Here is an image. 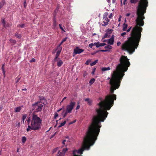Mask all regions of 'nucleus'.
<instances>
[{
  "mask_svg": "<svg viewBox=\"0 0 156 156\" xmlns=\"http://www.w3.org/2000/svg\"><path fill=\"white\" fill-rule=\"evenodd\" d=\"M119 63L116 67V71L112 74L111 77H108L109 80V84L111 86V94L107 95L104 100H102L98 104L99 108H96L97 115L98 116L104 118L107 116L108 112L107 110H109L113 106L114 101L116 100V95L113 94L114 91L119 87L121 80L124 75V72L127 71L130 63L127 57L122 55L119 58Z\"/></svg>",
  "mask_w": 156,
  "mask_h": 156,
  "instance_id": "1",
  "label": "nucleus"
},
{
  "mask_svg": "<svg viewBox=\"0 0 156 156\" xmlns=\"http://www.w3.org/2000/svg\"><path fill=\"white\" fill-rule=\"evenodd\" d=\"M147 0L139 1L137 8V17L135 20L136 25L132 30L131 37L122 45V49L127 51L129 53H133L135 51L140 41L143 29L140 26L144 25L143 20L145 17L144 14L146 12V8L148 6V2Z\"/></svg>",
  "mask_w": 156,
  "mask_h": 156,
  "instance_id": "2",
  "label": "nucleus"
},
{
  "mask_svg": "<svg viewBox=\"0 0 156 156\" xmlns=\"http://www.w3.org/2000/svg\"><path fill=\"white\" fill-rule=\"evenodd\" d=\"M107 115L104 119L96 115L94 116L92 122L89 126L86 133V136L83 138L82 147L78 151L74 150L73 151V156H82L76 154V153L82 154L85 150H88L90 147L94 144L97 140L101 127V122H103Z\"/></svg>",
  "mask_w": 156,
  "mask_h": 156,
  "instance_id": "3",
  "label": "nucleus"
},
{
  "mask_svg": "<svg viewBox=\"0 0 156 156\" xmlns=\"http://www.w3.org/2000/svg\"><path fill=\"white\" fill-rule=\"evenodd\" d=\"M32 118L30 125L28 126L27 129V132L31 130H38L41 129L42 120L37 116V115L33 113L32 115Z\"/></svg>",
  "mask_w": 156,
  "mask_h": 156,
  "instance_id": "4",
  "label": "nucleus"
},
{
  "mask_svg": "<svg viewBox=\"0 0 156 156\" xmlns=\"http://www.w3.org/2000/svg\"><path fill=\"white\" fill-rule=\"evenodd\" d=\"M43 105L41 104H39V101L35 102L32 104V110L35 112H41Z\"/></svg>",
  "mask_w": 156,
  "mask_h": 156,
  "instance_id": "5",
  "label": "nucleus"
},
{
  "mask_svg": "<svg viewBox=\"0 0 156 156\" xmlns=\"http://www.w3.org/2000/svg\"><path fill=\"white\" fill-rule=\"evenodd\" d=\"M76 104L75 102L71 101L69 105H68L66 107V111L67 112L71 113Z\"/></svg>",
  "mask_w": 156,
  "mask_h": 156,
  "instance_id": "6",
  "label": "nucleus"
},
{
  "mask_svg": "<svg viewBox=\"0 0 156 156\" xmlns=\"http://www.w3.org/2000/svg\"><path fill=\"white\" fill-rule=\"evenodd\" d=\"M113 30L112 29H108L106 31V33L102 37V39H104L108 37H109L110 36V34L112 33Z\"/></svg>",
  "mask_w": 156,
  "mask_h": 156,
  "instance_id": "7",
  "label": "nucleus"
},
{
  "mask_svg": "<svg viewBox=\"0 0 156 156\" xmlns=\"http://www.w3.org/2000/svg\"><path fill=\"white\" fill-rule=\"evenodd\" d=\"M84 51V50L80 49L78 47H77L76 49H74V54L75 55L79 54Z\"/></svg>",
  "mask_w": 156,
  "mask_h": 156,
  "instance_id": "8",
  "label": "nucleus"
},
{
  "mask_svg": "<svg viewBox=\"0 0 156 156\" xmlns=\"http://www.w3.org/2000/svg\"><path fill=\"white\" fill-rule=\"evenodd\" d=\"M104 48L106 49L105 50H102L99 51L101 52H106L109 51V49H111L112 48V47L110 45H108L106 46Z\"/></svg>",
  "mask_w": 156,
  "mask_h": 156,
  "instance_id": "9",
  "label": "nucleus"
},
{
  "mask_svg": "<svg viewBox=\"0 0 156 156\" xmlns=\"http://www.w3.org/2000/svg\"><path fill=\"white\" fill-rule=\"evenodd\" d=\"M57 62V65L58 67H60L63 64V62L61 59L60 58H58Z\"/></svg>",
  "mask_w": 156,
  "mask_h": 156,
  "instance_id": "10",
  "label": "nucleus"
},
{
  "mask_svg": "<svg viewBox=\"0 0 156 156\" xmlns=\"http://www.w3.org/2000/svg\"><path fill=\"white\" fill-rule=\"evenodd\" d=\"M2 24L3 25V26L5 27H9L10 26V25L7 23L6 24L5 23V21L4 19H3L2 20Z\"/></svg>",
  "mask_w": 156,
  "mask_h": 156,
  "instance_id": "11",
  "label": "nucleus"
},
{
  "mask_svg": "<svg viewBox=\"0 0 156 156\" xmlns=\"http://www.w3.org/2000/svg\"><path fill=\"white\" fill-rule=\"evenodd\" d=\"M114 42V39H113L112 38H110L109 39L107 40V43L110 45L113 44Z\"/></svg>",
  "mask_w": 156,
  "mask_h": 156,
  "instance_id": "12",
  "label": "nucleus"
},
{
  "mask_svg": "<svg viewBox=\"0 0 156 156\" xmlns=\"http://www.w3.org/2000/svg\"><path fill=\"white\" fill-rule=\"evenodd\" d=\"M108 13L107 12H106L103 15V19L105 21H109V20H108V18L107 17V15H108Z\"/></svg>",
  "mask_w": 156,
  "mask_h": 156,
  "instance_id": "13",
  "label": "nucleus"
},
{
  "mask_svg": "<svg viewBox=\"0 0 156 156\" xmlns=\"http://www.w3.org/2000/svg\"><path fill=\"white\" fill-rule=\"evenodd\" d=\"M85 101L87 102L89 105H91L92 103V101L89 98H87L85 99Z\"/></svg>",
  "mask_w": 156,
  "mask_h": 156,
  "instance_id": "14",
  "label": "nucleus"
},
{
  "mask_svg": "<svg viewBox=\"0 0 156 156\" xmlns=\"http://www.w3.org/2000/svg\"><path fill=\"white\" fill-rule=\"evenodd\" d=\"M62 47H60V48L57 47V48L56 49V50H57L58 51L56 52V55L59 56L62 51Z\"/></svg>",
  "mask_w": 156,
  "mask_h": 156,
  "instance_id": "15",
  "label": "nucleus"
},
{
  "mask_svg": "<svg viewBox=\"0 0 156 156\" xmlns=\"http://www.w3.org/2000/svg\"><path fill=\"white\" fill-rule=\"evenodd\" d=\"M67 37H66L65 38L63 39L61 42L58 45L57 47L60 48V47H62L61 46V45H62V44L64 42L66 41V40L67 39Z\"/></svg>",
  "mask_w": 156,
  "mask_h": 156,
  "instance_id": "16",
  "label": "nucleus"
},
{
  "mask_svg": "<svg viewBox=\"0 0 156 156\" xmlns=\"http://www.w3.org/2000/svg\"><path fill=\"white\" fill-rule=\"evenodd\" d=\"M127 24L126 23H124L123 26V30L124 31L126 30V29L127 28Z\"/></svg>",
  "mask_w": 156,
  "mask_h": 156,
  "instance_id": "17",
  "label": "nucleus"
},
{
  "mask_svg": "<svg viewBox=\"0 0 156 156\" xmlns=\"http://www.w3.org/2000/svg\"><path fill=\"white\" fill-rule=\"evenodd\" d=\"M110 68L108 67H103L101 68V70L102 71L104 72L106 71L110 70Z\"/></svg>",
  "mask_w": 156,
  "mask_h": 156,
  "instance_id": "18",
  "label": "nucleus"
},
{
  "mask_svg": "<svg viewBox=\"0 0 156 156\" xmlns=\"http://www.w3.org/2000/svg\"><path fill=\"white\" fill-rule=\"evenodd\" d=\"M5 0H2L0 2V9L2 8L5 4Z\"/></svg>",
  "mask_w": 156,
  "mask_h": 156,
  "instance_id": "19",
  "label": "nucleus"
},
{
  "mask_svg": "<svg viewBox=\"0 0 156 156\" xmlns=\"http://www.w3.org/2000/svg\"><path fill=\"white\" fill-rule=\"evenodd\" d=\"M57 156H66L65 154L62 152H60L59 151L57 154Z\"/></svg>",
  "mask_w": 156,
  "mask_h": 156,
  "instance_id": "20",
  "label": "nucleus"
},
{
  "mask_svg": "<svg viewBox=\"0 0 156 156\" xmlns=\"http://www.w3.org/2000/svg\"><path fill=\"white\" fill-rule=\"evenodd\" d=\"M68 113H69V112H67V111H65V110H63L62 112V114H63V118H65Z\"/></svg>",
  "mask_w": 156,
  "mask_h": 156,
  "instance_id": "21",
  "label": "nucleus"
},
{
  "mask_svg": "<svg viewBox=\"0 0 156 156\" xmlns=\"http://www.w3.org/2000/svg\"><path fill=\"white\" fill-rule=\"evenodd\" d=\"M21 109V107H18L16 108L15 110V112H19Z\"/></svg>",
  "mask_w": 156,
  "mask_h": 156,
  "instance_id": "22",
  "label": "nucleus"
},
{
  "mask_svg": "<svg viewBox=\"0 0 156 156\" xmlns=\"http://www.w3.org/2000/svg\"><path fill=\"white\" fill-rule=\"evenodd\" d=\"M98 60H95L92 63H90V65L91 66H93L94 65H95L96 63L98 62Z\"/></svg>",
  "mask_w": 156,
  "mask_h": 156,
  "instance_id": "23",
  "label": "nucleus"
},
{
  "mask_svg": "<svg viewBox=\"0 0 156 156\" xmlns=\"http://www.w3.org/2000/svg\"><path fill=\"white\" fill-rule=\"evenodd\" d=\"M140 0H130V2L131 4H136Z\"/></svg>",
  "mask_w": 156,
  "mask_h": 156,
  "instance_id": "24",
  "label": "nucleus"
},
{
  "mask_svg": "<svg viewBox=\"0 0 156 156\" xmlns=\"http://www.w3.org/2000/svg\"><path fill=\"white\" fill-rule=\"evenodd\" d=\"M66 123V121H65L63 122H62L60 123V125L58 126V128H60L62 126H64Z\"/></svg>",
  "mask_w": 156,
  "mask_h": 156,
  "instance_id": "25",
  "label": "nucleus"
},
{
  "mask_svg": "<svg viewBox=\"0 0 156 156\" xmlns=\"http://www.w3.org/2000/svg\"><path fill=\"white\" fill-rule=\"evenodd\" d=\"M95 79L94 78L91 79L89 81V83L90 85L92 84L95 81Z\"/></svg>",
  "mask_w": 156,
  "mask_h": 156,
  "instance_id": "26",
  "label": "nucleus"
},
{
  "mask_svg": "<svg viewBox=\"0 0 156 156\" xmlns=\"http://www.w3.org/2000/svg\"><path fill=\"white\" fill-rule=\"evenodd\" d=\"M27 140V138L25 136H23L22 138V141L23 143H24Z\"/></svg>",
  "mask_w": 156,
  "mask_h": 156,
  "instance_id": "27",
  "label": "nucleus"
},
{
  "mask_svg": "<svg viewBox=\"0 0 156 156\" xmlns=\"http://www.w3.org/2000/svg\"><path fill=\"white\" fill-rule=\"evenodd\" d=\"M39 101V104H40L41 103H42L44 104V105H45L47 104V102L46 100L42 101Z\"/></svg>",
  "mask_w": 156,
  "mask_h": 156,
  "instance_id": "28",
  "label": "nucleus"
},
{
  "mask_svg": "<svg viewBox=\"0 0 156 156\" xmlns=\"http://www.w3.org/2000/svg\"><path fill=\"white\" fill-rule=\"evenodd\" d=\"M59 56L58 55H55V56L54 59L55 62L57 61L58 60V58H58Z\"/></svg>",
  "mask_w": 156,
  "mask_h": 156,
  "instance_id": "29",
  "label": "nucleus"
},
{
  "mask_svg": "<svg viewBox=\"0 0 156 156\" xmlns=\"http://www.w3.org/2000/svg\"><path fill=\"white\" fill-rule=\"evenodd\" d=\"M94 45L96 46V48H98L100 47L99 42L95 43Z\"/></svg>",
  "mask_w": 156,
  "mask_h": 156,
  "instance_id": "30",
  "label": "nucleus"
},
{
  "mask_svg": "<svg viewBox=\"0 0 156 156\" xmlns=\"http://www.w3.org/2000/svg\"><path fill=\"white\" fill-rule=\"evenodd\" d=\"M25 27V25L24 24H19L17 25V27L20 28H24Z\"/></svg>",
  "mask_w": 156,
  "mask_h": 156,
  "instance_id": "31",
  "label": "nucleus"
},
{
  "mask_svg": "<svg viewBox=\"0 0 156 156\" xmlns=\"http://www.w3.org/2000/svg\"><path fill=\"white\" fill-rule=\"evenodd\" d=\"M53 25L55 27H56L57 26V24L56 23V21L55 20V18L54 19L53 21Z\"/></svg>",
  "mask_w": 156,
  "mask_h": 156,
  "instance_id": "32",
  "label": "nucleus"
},
{
  "mask_svg": "<svg viewBox=\"0 0 156 156\" xmlns=\"http://www.w3.org/2000/svg\"><path fill=\"white\" fill-rule=\"evenodd\" d=\"M68 150V149L67 148H63L62 151V152L64 154H65L66 152Z\"/></svg>",
  "mask_w": 156,
  "mask_h": 156,
  "instance_id": "33",
  "label": "nucleus"
},
{
  "mask_svg": "<svg viewBox=\"0 0 156 156\" xmlns=\"http://www.w3.org/2000/svg\"><path fill=\"white\" fill-rule=\"evenodd\" d=\"M94 44L95 43H91L89 45V47L90 48H92V47L93 46H95Z\"/></svg>",
  "mask_w": 156,
  "mask_h": 156,
  "instance_id": "34",
  "label": "nucleus"
},
{
  "mask_svg": "<svg viewBox=\"0 0 156 156\" xmlns=\"http://www.w3.org/2000/svg\"><path fill=\"white\" fill-rule=\"evenodd\" d=\"M108 21H103V23H104V24H102V25L103 26H105L106 25H107L108 24Z\"/></svg>",
  "mask_w": 156,
  "mask_h": 156,
  "instance_id": "35",
  "label": "nucleus"
},
{
  "mask_svg": "<svg viewBox=\"0 0 156 156\" xmlns=\"http://www.w3.org/2000/svg\"><path fill=\"white\" fill-rule=\"evenodd\" d=\"M27 116V115L26 114H25L23 115L22 117V120H23V122H24V121L26 118Z\"/></svg>",
  "mask_w": 156,
  "mask_h": 156,
  "instance_id": "36",
  "label": "nucleus"
},
{
  "mask_svg": "<svg viewBox=\"0 0 156 156\" xmlns=\"http://www.w3.org/2000/svg\"><path fill=\"white\" fill-rule=\"evenodd\" d=\"M15 35L16 37L19 38H20L21 37V35L20 34H16Z\"/></svg>",
  "mask_w": 156,
  "mask_h": 156,
  "instance_id": "37",
  "label": "nucleus"
},
{
  "mask_svg": "<svg viewBox=\"0 0 156 156\" xmlns=\"http://www.w3.org/2000/svg\"><path fill=\"white\" fill-rule=\"evenodd\" d=\"M96 68H94L93 69H92V71L91 72V74L92 75H94V73L95 72V71L96 70Z\"/></svg>",
  "mask_w": 156,
  "mask_h": 156,
  "instance_id": "38",
  "label": "nucleus"
},
{
  "mask_svg": "<svg viewBox=\"0 0 156 156\" xmlns=\"http://www.w3.org/2000/svg\"><path fill=\"white\" fill-rule=\"evenodd\" d=\"M59 27H60V28L64 32H65V30H64V29H63V28L62 26V24H59Z\"/></svg>",
  "mask_w": 156,
  "mask_h": 156,
  "instance_id": "39",
  "label": "nucleus"
},
{
  "mask_svg": "<svg viewBox=\"0 0 156 156\" xmlns=\"http://www.w3.org/2000/svg\"><path fill=\"white\" fill-rule=\"evenodd\" d=\"M39 98L40 101H42L46 100L43 97H39Z\"/></svg>",
  "mask_w": 156,
  "mask_h": 156,
  "instance_id": "40",
  "label": "nucleus"
},
{
  "mask_svg": "<svg viewBox=\"0 0 156 156\" xmlns=\"http://www.w3.org/2000/svg\"><path fill=\"white\" fill-rule=\"evenodd\" d=\"M91 61V60L90 59H88L87 60L86 63L85 64L87 65H88L89 64V63Z\"/></svg>",
  "mask_w": 156,
  "mask_h": 156,
  "instance_id": "41",
  "label": "nucleus"
},
{
  "mask_svg": "<svg viewBox=\"0 0 156 156\" xmlns=\"http://www.w3.org/2000/svg\"><path fill=\"white\" fill-rule=\"evenodd\" d=\"M99 44H100V47H102V46H103L106 45V44L105 43H100V42H99Z\"/></svg>",
  "mask_w": 156,
  "mask_h": 156,
  "instance_id": "42",
  "label": "nucleus"
},
{
  "mask_svg": "<svg viewBox=\"0 0 156 156\" xmlns=\"http://www.w3.org/2000/svg\"><path fill=\"white\" fill-rule=\"evenodd\" d=\"M10 41L12 43H15L16 42V41L15 40H13V39H10Z\"/></svg>",
  "mask_w": 156,
  "mask_h": 156,
  "instance_id": "43",
  "label": "nucleus"
},
{
  "mask_svg": "<svg viewBox=\"0 0 156 156\" xmlns=\"http://www.w3.org/2000/svg\"><path fill=\"white\" fill-rule=\"evenodd\" d=\"M126 33L125 32H124L122 33L121 34V36H122L123 37H124V35H126Z\"/></svg>",
  "mask_w": 156,
  "mask_h": 156,
  "instance_id": "44",
  "label": "nucleus"
},
{
  "mask_svg": "<svg viewBox=\"0 0 156 156\" xmlns=\"http://www.w3.org/2000/svg\"><path fill=\"white\" fill-rule=\"evenodd\" d=\"M58 116V114L57 113H55L54 115V118L55 119H56V117Z\"/></svg>",
  "mask_w": 156,
  "mask_h": 156,
  "instance_id": "45",
  "label": "nucleus"
},
{
  "mask_svg": "<svg viewBox=\"0 0 156 156\" xmlns=\"http://www.w3.org/2000/svg\"><path fill=\"white\" fill-rule=\"evenodd\" d=\"M35 61V59L34 58H33L30 60V62H34Z\"/></svg>",
  "mask_w": 156,
  "mask_h": 156,
  "instance_id": "46",
  "label": "nucleus"
},
{
  "mask_svg": "<svg viewBox=\"0 0 156 156\" xmlns=\"http://www.w3.org/2000/svg\"><path fill=\"white\" fill-rule=\"evenodd\" d=\"M58 148H56L54 149L53 151V153H54L56 152V151H57Z\"/></svg>",
  "mask_w": 156,
  "mask_h": 156,
  "instance_id": "47",
  "label": "nucleus"
},
{
  "mask_svg": "<svg viewBox=\"0 0 156 156\" xmlns=\"http://www.w3.org/2000/svg\"><path fill=\"white\" fill-rule=\"evenodd\" d=\"M30 120H31V119H30V117H29L28 118V119L27 120V122H28V123L29 125V124L30 122Z\"/></svg>",
  "mask_w": 156,
  "mask_h": 156,
  "instance_id": "48",
  "label": "nucleus"
},
{
  "mask_svg": "<svg viewBox=\"0 0 156 156\" xmlns=\"http://www.w3.org/2000/svg\"><path fill=\"white\" fill-rule=\"evenodd\" d=\"M76 120H74L73 121V122H70L69 123V125H70V124H73V123H75L76 122Z\"/></svg>",
  "mask_w": 156,
  "mask_h": 156,
  "instance_id": "49",
  "label": "nucleus"
},
{
  "mask_svg": "<svg viewBox=\"0 0 156 156\" xmlns=\"http://www.w3.org/2000/svg\"><path fill=\"white\" fill-rule=\"evenodd\" d=\"M80 105H78L76 108V110L79 109L80 108Z\"/></svg>",
  "mask_w": 156,
  "mask_h": 156,
  "instance_id": "50",
  "label": "nucleus"
},
{
  "mask_svg": "<svg viewBox=\"0 0 156 156\" xmlns=\"http://www.w3.org/2000/svg\"><path fill=\"white\" fill-rule=\"evenodd\" d=\"M131 28H132L131 27H130L128 29H127V32H129L130 31V30L131 29Z\"/></svg>",
  "mask_w": 156,
  "mask_h": 156,
  "instance_id": "51",
  "label": "nucleus"
},
{
  "mask_svg": "<svg viewBox=\"0 0 156 156\" xmlns=\"http://www.w3.org/2000/svg\"><path fill=\"white\" fill-rule=\"evenodd\" d=\"M23 5H24V7L25 8L26 6V1H25L23 3Z\"/></svg>",
  "mask_w": 156,
  "mask_h": 156,
  "instance_id": "52",
  "label": "nucleus"
},
{
  "mask_svg": "<svg viewBox=\"0 0 156 156\" xmlns=\"http://www.w3.org/2000/svg\"><path fill=\"white\" fill-rule=\"evenodd\" d=\"M121 44V42L120 41L118 42L117 43V46H119Z\"/></svg>",
  "mask_w": 156,
  "mask_h": 156,
  "instance_id": "53",
  "label": "nucleus"
},
{
  "mask_svg": "<svg viewBox=\"0 0 156 156\" xmlns=\"http://www.w3.org/2000/svg\"><path fill=\"white\" fill-rule=\"evenodd\" d=\"M112 16V13H111L109 15L108 17L109 18H111Z\"/></svg>",
  "mask_w": 156,
  "mask_h": 156,
  "instance_id": "54",
  "label": "nucleus"
},
{
  "mask_svg": "<svg viewBox=\"0 0 156 156\" xmlns=\"http://www.w3.org/2000/svg\"><path fill=\"white\" fill-rule=\"evenodd\" d=\"M20 77L18 78L16 80V83H17L18 82H19V81H20Z\"/></svg>",
  "mask_w": 156,
  "mask_h": 156,
  "instance_id": "55",
  "label": "nucleus"
},
{
  "mask_svg": "<svg viewBox=\"0 0 156 156\" xmlns=\"http://www.w3.org/2000/svg\"><path fill=\"white\" fill-rule=\"evenodd\" d=\"M2 73L3 74V75H4V76H5V70H2Z\"/></svg>",
  "mask_w": 156,
  "mask_h": 156,
  "instance_id": "56",
  "label": "nucleus"
},
{
  "mask_svg": "<svg viewBox=\"0 0 156 156\" xmlns=\"http://www.w3.org/2000/svg\"><path fill=\"white\" fill-rule=\"evenodd\" d=\"M4 64H3L2 65V70H5L4 69Z\"/></svg>",
  "mask_w": 156,
  "mask_h": 156,
  "instance_id": "57",
  "label": "nucleus"
},
{
  "mask_svg": "<svg viewBox=\"0 0 156 156\" xmlns=\"http://www.w3.org/2000/svg\"><path fill=\"white\" fill-rule=\"evenodd\" d=\"M130 14L129 13H127L126 14V16H130Z\"/></svg>",
  "mask_w": 156,
  "mask_h": 156,
  "instance_id": "58",
  "label": "nucleus"
},
{
  "mask_svg": "<svg viewBox=\"0 0 156 156\" xmlns=\"http://www.w3.org/2000/svg\"><path fill=\"white\" fill-rule=\"evenodd\" d=\"M121 16H120V17L119 18V19H118V21L119 22H120L121 21Z\"/></svg>",
  "mask_w": 156,
  "mask_h": 156,
  "instance_id": "59",
  "label": "nucleus"
},
{
  "mask_svg": "<svg viewBox=\"0 0 156 156\" xmlns=\"http://www.w3.org/2000/svg\"><path fill=\"white\" fill-rule=\"evenodd\" d=\"M17 125L18 126V127H19L20 126V122H19L18 124H17Z\"/></svg>",
  "mask_w": 156,
  "mask_h": 156,
  "instance_id": "60",
  "label": "nucleus"
},
{
  "mask_svg": "<svg viewBox=\"0 0 156 156\" xmlns=\"http://www.w3.org/2000/svg\"><path fill=\"white\" fill-rule=\"evenodd\" d=\"M2 106H0V111H1L2 110Z\"/></svg>",
  "mask_w": 156,
  "mask_h": 156,
  "instance_id": "61",
  "label": "nucleus"
},
{
  "mask_svg": "<svg viewBox=\"0 0 156 156\" xmlns=\"http://www.w3.org/2000/svg\"><path fill=\"white\" fill-rule=\"evenodd\" d=\"M66 141L65 140H64L62 142V144H65V142Z\"/></svg>",
  "mask_w": 156,
  "mask_h": 156,
  "instance_id": "62",
  "label": "nucleus"
},
{
  "mask_svg": "<svg viewBox=\"0 0 156 156\" xmlns=\"http://www.w3.org/2000/svg\"><path fill=\"white\" fill-rule=\"evenodd\" d=\"M62 109V108H61L58 110L57 111V112H59V111H60Z\"/></svg>",
  "mask_w": 156,
  "mask_h": 156,
  "instance_id": "63",
  "label": "nucleus"
},
{
  "mask_svg": "<svg viewBox=\"0 0 156 156\" xmlns=\"http://www.w3.org/2000/svg\"><path fill=\"white\" fill-rule=\"evenodd\" d=\"M114 35H112V37H111V38H112V39H114Z\"/></svg>",
  "mask_w": 156,
  "mask_h": 156,
  "instance_id": "64",
  "label": "nucleus"
}]
</instances>
